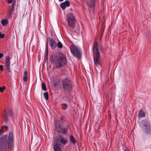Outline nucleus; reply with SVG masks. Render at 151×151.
I'll use <instances>...</instances> for the list:
<instances>
[{
	"mask_svg": "<svg viewBox=\"0 0 151 151\" xmlns=\"http://www.w3.org/2000/svg\"><path fill=\"white\" fill-rule=\"evenodd\" d=\"M13 136L12 132H10L8 138L7 135H5L0 138V149L7 150L11 148L13 145Z\"/></svg>",
	"mask_w": 151,
	"mask_h": 151,
	"instance_id": "f257e3e1",
	"label": "nucleus"
},
{
	"mask_svg": "<svg viewBox=\"0 0 151 151\" xmlns=\"http://www.w3.org/2000/svg\"><path fill=\"white\" fill-rule=\"evenodd\" d=\"M52 59L55 66L57 69L63 67L67 63L66 56L62 53L57 52L52 54Z\"/></svg>",
	"mask_w": 151,
	"mask_h": 151,
	"instance_id": "f03ea898",
	"label": "nucleus"
},
{
	"mask_svg": "<svg viewBox=\"0 0 151 151\" xmlns=\"http://www.w3.org/2000/svg\"><path fill=\"white\" fill-rule=\"evenodd\" d=\"M68 142V140L64 137L62 135H59L56 142L53 144L54 151H62L61 148L63 147Z\"/></svg>",
	"mask_w": 151,
	"mask_h": 151,
	"instance_id": "7ed1b4c3",
	"label": "nucleus"
},
{
	"mask_svg": "<svg viewBox=\"0 0 151 151\" xmlns=\"http://www.w3.org/2000/svg\"><path fill=\"white\" fill-rule=\"evenodd\" d=\"M67 20L70 27L76 32L80 31V27L78 24L76 23V19L73 14H69L67 16Z\"/></svg>",
	"mask_w": 151,
	"mask_h": 151,
	"instance_id": "20e7f679",
	"label": "nucleus"
},
{
	"mask_svg": "<svg viewBox=\"0 0 151 151\" xmlns=\"http://www.w3.org/2000/svg\"><path fill=\"white\" fill-rule=\"evenodd\" d=\"M139 127L142 130L147 134H151V126L150 122L146 120L141 121L139 122Z\"/></svg>",
	"mask_w": 151,
	"mask_h": 151,
	"instance_id": "39448f33",
	"label": "nucleus"
},
{
	"mask_svg": "<svg viewBox=\"0 0 151 151\" xmlns=\"http://www.w3.org/2000/svg\"><path fill=\"white\" fill-rule=\"evenodd\" d=\"M62 84L65 91L69 92L72 90L73 84L72 82L68 78H66L62 81Z\"/></svg>",
	"mask_w": 151,
	"mask_h": 151,
	"instance_id": "423d86ee",
	"label": "nucleus"
},
{
	"mask_svg": "<svg viewBox=\"0 0 151 151\" xmlns=\"http://www.w3.org/2000/svg\"><path fill=\"white\" fill-rule=\"evenodd\" d=\"M70 48L72 53L75 57L79 58L81 57V51L78 46L73 45H71Z\"/></svg>",
	"mask_w": 151,
	"mask_h": 151,
	"instance_id": "0eeeda50",
	"label": "nucleus"
},
{
	"mask_svg": "<svg viewBox=\"0 0 151 151\" xmlns=\"http://www.w3.org/2000/svg\"><path fill=\"white\" fill-rule=\"evenodd\" d=\"M56 128L58 132L65 135L67 133L68 130V126L66 125L56 124Z\"/></svg>",
	"mask_w": 151,
	"mask_h": 151,
	"instance_id": "6e6552de",
	"label": "nucleus"
},
{
	"mask_svg": "<svg viewBox=\"0 0 151 151\" xmlns=\"http://www.w3.org/2000/svg\"><path fill=\"white\" fill-rule=\"evenodd\" d=\"M93 57L100 56V53L98 48L97 43L96 42L93 48Z\"/></svg>",
	"mask_w": 151,
	"mask_h": 151,
	"instance_id": "1a4fd4ad",
	"label": "nucleus"
},
{
	"mask_svg": "<svg viewBox=\"0 0 151 151\" xmlns=\"http://www.w3.org/2000/svg\"><path fill=\"white\" fill-rule=\"evenodd\" d=\"M5 65L6 69L9 72H11L10 69V58L9 56H7L6 58Z\"/></svg>",
	"mask_w": 151,
	"mask_h": 151,
	"instance_id": "9d476101",
	"label": "nucleus"
},
{
	"mask_svg": "<svg viewBox=\"0 0 151 151\" xmlns=\"http://www.w3.org/2000/svg\"><path fill=\"white\" fill-rule=\"evenodd\" d=\"M49 44L52 50H54L57 46V44L54 40L53 39L50 38H49Z\"/></svg>",
	"mask_w": 151,
	"mask_h": 151,
	"instance_id": "9b49d317",
	"label": "nucleus"
},
{
	"mask_svg": "<svg viewBox=\"0 0 151 151\" xmlns=\"http://www.w3.org/2000/svg\"><path fill=\"white\" fill-rule=\"evenodd\" d=\"M93 59L95 66L98 67L99 65H100V56H94L93 57Z\"/></svg>",
	"mask_w": 151,
	"mask_h": 151,
	"instance_id": "f8f14e48",
	"label": "nucleus"
},
{
	"mask_svg": "<svg viewBox=\"0 0 151 151\" xmlns=\"http://www.w3.org/2000/svg\"><path fill=\"white\" fill-rule=\"evenodd\" d=\"M95 3V0H89L87 2V4L92 8L94 7Z\"/></svg>",
	"mask_w": 151,
	"mask_h": 151,
	"instance_id": "ddd939ff",
	"label": "nucleus"
},
{
	"mask_svg": "<svg viewBox=\"0 0 151 151\" xmlns=\"http://www.w3.org/2000/svg\"><path fill=\"white\" fill-rule=\"evenodd\" d=\"M69 138V141L73 145H75L76 142V141L73 136L72 135H70V136Z\"/></svg>",
	"mask_w": 151,
	"mask_h": 151,
	"instance_id": "4468645a",
	"label": "nucleus"
},
{
	"mask_svg": "<svg viewBox=\"0 0 151 151\" xmlns=\"http://www.w3.org/2000/svg\"><path fill=\"white\" fill-rule=\"evenodd\" d=\"M4 114H3L2 118L4 120L5 123H6L8 121V117L7 114L6 112L4 111Z\"/></svg>",
	"mask_w": 151,
	"mask_h": 151,
	"instance_id": "2eb2a0df",
	"label": "nucleus"
},
{
	"mask_svg": "<svg viewBox=\"0 0 151 151\" xmlns=\"http://www.w3.org/2000/svg\"><path fill=\"white\" fill-rule=\"evenodd\" d=\"M25 71H24L23 74V80L24 82H26L28 80L27 72L25 69Z\"/></svg>",
	"mask_w": 151,
	"mask_h": 151,
	"instance_id": "dca6fc26",
	"label": "nucleus"
},
{
	"mask_svg": "<svg viewBox=\"0 0 151 151\" xmlns=\"http://www.w3.org/2000/svg\"><path fill=\"white\" fill-rule=\"evenodd\" d=\"M145 113L142 110H140L138 113V116L140 117H144L145 116Z\"/></svg>",
	"mask_w": 151,
	"mask_h": 151,
	"instance_id": "f3484780",
	"label": "nucleus"
},
{
	"mask_svg": "<svg viewBox=\"0 0 151 151\" xmlns=\"http://www.w3.org/2000/svg\"><path fill=\"white\" fill-rule=\"evenodd\" d=\"M8 113L9 115L13 119L14 118V116L13 113V111L11 109H8Z\"/></svg>",
	"mask_w": 151,
	"mask_h": 151,
	"instance_id": "a211bd4d",
	"label": "nucleus"
},
{
	"mask_svg": "<svg viewBox=\"0 0 151 151\" xmlns=\"http://www.w3.org/2000/svg\"><path fill=\"white\" fill-rule=\"evenodd\" d=\"M1 23L3 26H5L8 24V22L6 19H2L1 21Z\"/></svg>",
	"mask_w": 151,
	"mask_h": 151,
	"instance_id": "6ab92c4d",
	"label": "nucleus"
},
{
	"mask_svg": "<svg viewBox=\"0 0 151 151\" xmlns=\"http://www.w3.org/2000/svg\"><path fill=\"white\" fill-rule=\"evenodd\" d=\"M42 89L44 91H46L47 90L46 86L44 82H42Z\"/></svg>",
	"mask_w": 151,
	"mask_h": 151,
	"instance_id": "aec40b11",
	"label": "nucleus"
},
{
	"mask_svg": "<svg viewBox=\"0 0 151 151\" xmlns=\"http://www.w3.org/2000/svg\"><path fill=\"white\" fill-rule=\"evenodd\" d=\"M57 46L59 48L61 49L63 47V45L59 41L57 44Z\"/></svg>",
	"mask_w": 151,
	"mask_h": 151,
	"instance_id": "412c9836",
	"label": "nucleus"
},
{
	"mask_svg": "<svg viewBox=\"0 0 151 151\" xmlns=\"http://www.w3.org/2000/svg\"><path fill=\"white\" fill-rule=\"evenodd\" d=\"M62 108L63 109H65L68 107V105L66 104H63L61 105Z\"/></svg>",
	"mask_w": 151,
	"mask_h": 151,
	"instance_id": "4be33fe9",
	"label": "nucleus"
},
{
	"mask_svg": "<svg viewBox=\"0 0 151 151\" xmlns=\"http://www.w3.org/2000/svg\"><path fill=\"white\" fill-rule=\"evenodd\" d=\"M43 95L46 100H47L48 99V93L47 92L44 93Z\"/></svg>",
	"mask_w": 151,
	"mask_h": 151,
	"instance_id": "5701e85b",
	"label": "nucleus"
},
{
	"mask_svg": "<svg viewBox=\"0 0 151 151\" xmlns=\"http://www.w3.org/2000/svg\"><path fill=\"white\" fill-rule=\"evenodd\" d=\"M61 8L63 9H64L66 8V6L64 3H61L60 4Z\"/></svg>",
	"mask_w": 151,
	"mask_h": 151,
	"instance_id": "b1692460",
	"label": "nucleus"
},
{
	"mask_svg": "<svg viewBox=\"0 0 151 151\" xmlns=\"http://www.w3.org/2000/svg\"><path fill=\"white\" fill-rule=\"evenodd\" d=\"M66 5V6L68 7L70 6V4L69 1L68 0L65 1L64 2Z\"/></svg>",
	"mask_w": 151,
	"mask_h": 151,
	"instance_id": "393cba45",
	"label": "nucleus"
},
{
	"mask_svg": "<svg viewBox=\"0 0 151 151\" xmlns=\"http://www.w3.org/2000/svg\"><path fill=\"white\" fill-rule=\"evenodd\" d=\"M8 127L6 126H4L2 127V129L3 130H8Z\"/></svg>",
	"mask_w": 151,
	"mask_h": 151,
	"instance_id": "a878e982",
	"label": "nucleus"
},
{
	"mask_svg": "<svg viewBox=\"0 0 151 151\" xmlns=\"http://www.w3.org/2000/svg\"><path fill=\"white\" fill-rule=\"evenodd\" d=\"M13 12H12V11H9V10L8 13V14L9 15V17H11L12 16V14Z\"/></svg>",
	"mask_w": 151,
	"mask_h": 151,
	"instance_id": "bb28decb",
	"label": "nucleus"
},
{
	"mask_svg": "<svg viewBox=\"0 0 151 151\" xmlns=\"http://www.w3.org/2000/svg\"><path fill=\"white\" fill-rule=\"evenodd\" d=\"M5 37V35L4 34H2L0 32V38H3Z\"/></svg>",
	"mask_w": 151,
	"mask_h": 151,
	"instance_id": "cd10ccee",
	"label": "nucleus"
},
{
	"mask_svg": "<svg viewBox=\"0 0 151 151\" xmlns=\"http://www.w3.org/2000/svg\"><path fill=\"white\" fill-rule=\"evenodd\" d=\"M5 87H0V91L1 92H4V90L5 89Z\"/></svg>",
	"mask_w": 151,
	"mask_h": 151,
	"instance_id": "c85d7f7f",
	"label": "nucleus"
},
{
	"mask_svg": "<svg viewBox=\"0 0 151 151\" xmlns=\"http://www.w3.org/2000/svg\"><path fill=\"white\" fill-rule=\"evenodd\" d=\"M9 10L12 11V12H13V10L14 9V7H13L11 6H9Z\"/></svg>",
	"mask_w": 151,
	"mask_h": 151,
	"instance_id": "c756f323",
	"label": "nucleus"
},
{
	"mask_svg": "<svg viewBox=\"0 0 151 151\" xmlns=\"http://www.w3.org/2000/svg\"><path fill=\"white\" fill-rule=\"evenodd\" d=\"M15 2H13L12 4V5H10V6L14 7L15 4Z\"/></svg>",
	"mask_w": 151,
	"mask_h": 151,
	"instance_id": "7c9ffc66",
	"label": "nucleus"
},
{
	"mask_svg": "<svg viewBox=\"0 0 151 151\" xmlns=\"http://www.w3.org/2000/svg\"><path fill=\"white\" fill-rule=\"evenodd\" d=\"M47 46H48V44L47 43L46 45V50L47 51L46 53L47 54V55L48 54V49H47Z\"/></svg>",
	"mask_w": 151,
	"mask_h": 151,
	"instance_id": "2f4dec72",
	"label": "nucleus"
},
{
	"mask_svg": "<svg viewBox=\"0 0 151 151\" xmlns=\"http://www.w3.org/2000/svg\"><path fill=\"white\" fill-rule=\"evenodd\" d=\"M3 66L2 65H0V70H3Z\"/></svg>",
	"mask_w": 151,
	"mask_h": 151,
	"instance_id": "473e14b6",
	"label": "nucleus"
},
{
	"mask_svg": "<svg viewBox=\"0 0 151 151\" xmlns=\"http://www.w3.org/2000/svg\"><path fill=\"white\" fill-rule=\"evenodd\" d=\"M3 56V54L1 53H0V58H1Z\"/></svg>",
	"mask_w": 151,
	"mask_h": 151,
	"instance_id": "72a5a7b5",
	"label": "nucleus"
},
{
	"mask_svg": "<svg viewBox=\"0 0 151 151\" xmlns=\"http://www.w3.org/2000/svg\"><path fill=\"white\" fill-rule=\"evenodd\" d=\"M7 0L8 1L9 3V4L11 3L12 1V0Z\"/></svg>",
	"mask_w": 151,
	"mask_h": 151,
	"instance_id": "f704fd0d",
	"label": "nucleus"
},
{
	"mask_svg": "<svg viewBox=\"0 0 151 151\" xmlns=\"http://www.w3.org/2000/svg\"><path fill=\"white\" fill-rule=\"evenodd\" d=\"M3 133L2 132V131L0 130V134Z\"/></svg>",
	"mask_w": 151,
	"mask_h": 151,
	"instance_id": "c9c22d12",
	"label": "nucleus"
},
{
	"mask_svg": "<svg viewBox=\"0 0 151 151\" xmlns=\"http://www.w3.org/2000/svg\"><path fill=\"white\" fill-rule=\"evenodd\" d=\"M67 97L68 99H70V98L68 96H67Z\"/></svg>",
	"mask_w": 151,
	"mask_h": 151,
	"instance_id": "e433bc0d",
	"label": "nucleus"
},
{
	"mask_svg": "<svg viewBox=\"0 0 151 151\" xmlns=\"http://www.w3.org/2000/svg\"><path fill=\"white\" fill-rule=\"evenodd\" d=\"M60 1H63V0H59Z\"/></svg>",
	"mask_w": 151,
	"mask_h": 151,
	"instance_id": "4c0bfd02",
	"label": "nucleus"
},
{
	"mask_svg": "<svg viewBox=\"0 0 151 151\" xmlns=\"http://www.w3.org/2000/svg\"><path fill=\"white\" fill-rule=\"evenodd\" d=\"M61 120H63V118H61Z\"/></svg>",
	"mask_w": 151,
	"mask_h": 151,
	"instance_id": "58836bf2",
	"label": "nucleus"
},
{
	"mask_svg": "<svg viewBox=\"0 0 151 151\" xmlns=\"http://www.w3.org/2000/svg\"><path fill=\"white\" fill-rule=\"evenodd\" d=\"M54 85H55V86H56V83H55V84H54Z\"/></svg>",
	"mask_w": 151,
	"mask_h": 151,
	"instance_id": "ea45409f",
	"label": "nucleus"
}]
</instances>
